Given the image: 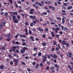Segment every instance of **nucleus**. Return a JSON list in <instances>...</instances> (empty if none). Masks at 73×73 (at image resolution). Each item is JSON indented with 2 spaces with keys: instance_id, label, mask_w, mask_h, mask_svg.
Here are the masks:
<instances>
[{
  "instance_id": "20e7f679",
  "label": "nucleus",
  "mask_w": 73,
  "mask_h": 73,
  "mask_svg": "<svg viewBox=\"0 0 73 73\" xmlns=\"http://www.w3.org/2000/svg\"><path fill=\"white\" fill-rule=\"evenodd\" d=\"M35 4H36V5H39L40 6V7H43V5H42V4H41V3H40V2H36L35 3Z\"/></svg>"
},
{
  "instance_id": "f704fd0d",
  "label": "nucleus",
  "mask_w": 73,
  "mask_h": 73,
  "mask_svg": "<svg viewBox=\"0 0 73 73\" xmlns=\"http://www.w3.org/2000/svg\"><path fill=\"white\" fill-rule=\"evenodd\" d=\"M30 27H33V23H30Z\"/></svg>"
},
{
  "instance_id": "8fccbe9b",
  "label": "nucleus",
  "mask_w": 73,
  "mask_h": 73,
  "mask_svg": "<svg viewBox=\"0 0 73 73\" xmlns=\"http://www.w3.org/2000/svg\"><path fill=\"white\" fill-rule=\"evenodd\" d=\"M21 63L22 64H23V65H25V63H24V62H21Z\"/></svg>"
},
{
  "instance_id": "a18cd8bd",
  "label": "nucleus",
  "mask_w": 73,
  "mask_h": 73,
  "mask_svg": "<svg viewBox=\"0 0 73 73\" xmlns=\"http://www.w3.org/2000/svg\"><path fill=\"white\" fill-rule=\"evenodd\" d=\"M15 44H17V45H19V42L18 41H16L15 42Z\"/></svg>"
},
{
  "instance_id": "c03bdc74",
  "label": "nucleus",
  "mask_w": 73,
  "mask_h": 73,
  "mask_svg": "<svg viewBox=\"0 0 73 73\" xmlns=\"http://www.w3.org/2000/svg\"><path fill=\"white\" fill-rule=\"evenodd\" d=\"M54 66H55V67H56V68H60V67H59V66H58V65H57V64H55V65Z\"/></svg>"
},
{
  "instance_id": "a211bd4d",
  "label": "nucleus",
  "mask_w": 73,
  "mask_h": 73,
  "mask_svg": "<svg viewBox=\"0 0 73 73\" xmlns=\"http://www.w3.org/2000/svg\"><path fill=\"white\" fill-rule=\"evenodd\" d=\"M53 44L54 45H56L57 44V42L55 41H53Z\"/></svg>"
},
{
  "instance_id": "6e6d98bb",
  "label": "nucleus",
  "mask_w": 73,
  "mask_h": 73,
  "mask_svg": "<svg viewBox=\"0 0 73 73\" xmlns=\"http://www.w3.org/2000/svg\"><path fill=\"white\" fill-rule=\"evenodd\" d=\"M18 4H21V1H18L17 2Z\"/></svg>"
},
{
  "instance_id": "393cba45",
  "label": "nucleus",
  "mask_w": 73,
  "mask_h": 73,
  "mask_svg": "<svg viewBox=\"0 0 73 73\" xmlns=\"http://www.w3.org/2000/svg\"><path fill=\"white\" fill-rule=\"evenodd\" d=\"M41 54H42V53L41 52H38V57H40L41 56Z\"/></svg>"
},
{
  "instance_id": "774afa93",
  "label": "nucleus",
  "mask_w": 73,
  "mask_h": 73,
  "mask_svg": "<svg viewBox=\"0 0 73 73\" xmlns=\"http://www.w3.org/2000/svg\"><path fill=\"white\" fill-rule=\"evenodd\" d=\"M19 12H23V11L22 10H19Z\"/></svg>"
},
{
  "instance_id": "b1692460",
  "label": "nucleus",
  "mask_w": 73,
  "mask_h": 73,
  "mask_svg": "<svg viewBox=\"0 0 73 73\" xmlns=\"http://www.w3.org/2000/svg\"><path fill=\"white\" fill-rule=\"evenodd\" d=\"M19 36L20 37H23L24 38H26V36L25 35H22L20 34L19 35Z\"/></svg>"
},
{
  "instance_id": "a878e982",
  "label": "nucleus",
  "mask_w": 73,
  "mask_h": 73,
  "mask_svg": "<svg viewBox=\"0 0 73 73\" xmlns=\"http://www.w3.org/2000/svg\"><path fill=\"white\" fill-rule=\"evenodd\" d=\"M14 3H15V6L16 7V8H19V6H18V5H17V4L16 3V2H14Z\"/></svg>"
},
{
  "instance_id": "0eeeda50",
  "label": "nucleus",
  "mask_w": 73,
  "mask_h": 73,
  "mask_svg": "<svg viewBox=\"0 0 73 73\" xmlns=\"http://www.w3.org/2000/svg\"><path fill=\"white\" fill-rule=\"evenodd\" d=\"M30 17L31 19H33V20H35L36 18L35 16H34L32 15H30L29 16Z\"/></svg>"
},
{
  "instance_id": "bb28decb",
  "label": "nucleus",
  "mask_w": 73,
  "mask_h": 73,
  "mask_svg": "<svg viewBox=\"0 0 73 73\" xmlns=\"http://www.w3.org/2000/svg\"><path fill=\"white\" fill-rule=\"evenodd\" d=\"M62 43V44H64V45H65V44L66 43V42H65V41L64 40H63Z\"/></svg>"
},
{
  "instance_id": "423d86ee",
  "label": "nucleus",
  "mask_w": 73,
  "mask_h": 73,
  "mask_svg": "<svg viewBox=\"0 0 73 73\" xmlns=\"http://www.w3.org/2000/svg\"><path fill=\"white\" fill-rule=\"evenodd\" d=\"M30 14H31V15H33V12L35 11V9H30Z\"/></svg>"
},
{
  "instance_id": "4468645a",
  "label": "nucleus",
  "mask_w": 73,
  "mask_h": 73,
  "mask_svg": "<svg viewBox=\"0 0 73 73\" xmlns=\"http://www.w3.org/2000/svg\"><path fill=\"white\" fill-rule=\"evenodd\" d=\"M73 8V7L72 6H68L67 8V9H68V10H69V9H72Z\"/></svg>"
},
{
  "instance_id": "412c9836",
  "label": "nucleus",
  "mask_w": 73,
  "mask_h": 73,
  "mask_svg": "<svg viewBox=\"0 0 73 73\" xmlns=\"http://www.w3.org/2000/svg\"><path fill=\"white\" fill-rule=\"evenodd\" d=\"M68 54L70 55H69L68 54H67V56H69L70 57H72V56H72V54L70 53H68Z\"/></svg>"
},
{
  "instance_id": "1a4fd4ad",
  "label": "nucleus",
  "mask_w": 73,
  "mask_h": 73,
  "mask_svg": "<svg viewBox=\"0 0 73 73\" xmlns=\"http://www.w3.org/2000/svg\"><path fill=\"white\" fill-rule=\"evenodd\" d=\"M38 30L39 31H40L41 32H43L44 30L42 29H41L40 27L38 28Z\"/></svg>"
},
{
  "instance_id": "ddd939ff",
  "label": "nucleus",
  "mask_w": 73,
  "mask_h": 73,
  "mask_svg": "<svg viewBox=\"0 0 73 73\" xmlns=\"http://www.w3.org/2000/svg\"><path fill=\"white\" fill-rule=\"evenodd\" d=\"M0 68L1 69H3L4 68V66L3 65H1L0 66Z\"/></svg>"
},
{
  "instance_id": "37998d69",
  "label": "nucleus",
  "mask_w": 73,
  "mask_h": 73,
  "mask_svg": "<svg viewBox=\"0 0 73 73\" xmlns=\"http://www.w3.org/2000/svg\"><path fill=\"white\" fill-rule=\"evenodd\" d=\"M12 42L13 44H15V41L14 40H13L12 41Z\"/></svg>"
},
{
  "instance_id": "aec40b11",
  "label": "nucleus",
  "mask_w": 73,
  "mask_h": 73,
  "mask_svg": "<svg viewBox=\"0 0 73 73\" xmlns=\"http://www.w3.org/2000/svg\"><path fill=\"white\" fill-rule=\"evenodd\" d=\"M30 39H31V41H34V38L33 36H31L30 37Z\"/></svg>"
},
{
  "instance_id": "4be33fe9",
  "label": "nucleus",
  "mask_w": 73,
  "mask_h": 73,
  "mask_svg": "<svg viewBox=\"0 0 73 73\" xmlns=\"http://www.w3.org/2000/svg\"><path fill=\"white\" fill-rule=\"evenodd\" d=\"M68 68L70 69V70H72V66L71 65H69L68 66Z\"/></svg>"
},
{
  "instance_id": "cd10ccee",
  "label": "nucleus",
  "mask_w": 73,
  "mask_h": 73,
  "mask_svg": "<svg viewBox=\"0 0 73 73\" xmlns=\"http://www.w3.org/2000/svg\"><path fill=\"white\" fill-rule=\"evenodd\" d=\"M38 66H39V65L38 64H37L35 66V68L36 69H38Z\"/></svg>"
},
{
  "instance_id": "680f3d73",
  "label": "nucleus",
  "mask_w": 73,
  "mask_h": 73,
  "mask_svg": "<svg viewBox=\"0 0 73 73\" xmlns=\"http://www.w3.org/2000/svg\"><path fill=\"white\" fill-rule=\"evenodd\" d=\"M21 40L22 42H25V40L24 39H21Z\"/></svg>"
},
{
  "instance_id": "c756f323",
  "label": "nucleus",
  "mask_w": 73,
  "mask_h": 73,
  "mask_svg": "<svg viewBox=\"0 0 73 73\" xmlns=\"http://www.w3.org/2000/svg\"><path fill=\"white\" fill-rule=\"evenodd\" d=\"M19 34H17L14 36L15 38H17V37H18V36H19Z\"/></svg>"
},
{
  "instance_id": "f3484780",
  "label": "nucleus",
  "mask_w": 73,
  "mask_h": 73,
  "mask_svg": "<svg viewBox=\"0 0 73 73\" xmlns=\"http://www.w3.org/2000/svg\"><path fill=\"white\" fill-rule=\"evenodd\" d=\"M62 24H64L65 22V19L64 18H63L62 19Z\"/></svg>"
},
{
  "instance_id": "a19ab883",
  "label": "nucleus",
  "mask_w": 73,
  "mask_h": 73,
  "mask_svg": "<svg viewBox=\"0 0 73 73\" xmlns=\"http://www.w3.org/2000/svg\"><path fill=\"white\" fill-rule=\"evenodd\" d=\"M26 45V43L25 42H23L22 45L23 46H25Z\"/></svg>"
},
{
  "instance_id": "473e14b6",
  "label": "nucleus",
  "mask_w": 73,
  "mask_h": 73,
  "mask_svg": "<svg viewBox=\"0 0 73 73\" xmlns=\"http://www.w3.org/2000/svg\"><path fill=\"white\" fill-rule=\"evenodd\" d=\"M54 67H52L50 68V70H54Z\"/></svg>"
},
{
  "instance_id": "bf43d9fd",
  "label": "nucleus",
  "mask_w": 73,
  "mask_h": 73,
  "mask_svg": "<svg viewBox=\"0 0 73 73\" xmlns=\"http://www.w3.org/2000/svg\"><path fill=\"white\" fill-rule=\"evenodd\" d=\"M29 33L30 35H31V34H32V32L31 31V30L29 31Z\"/></svg>"
},
{
  "instance_id": "7ed1b4c3",
  "label": "nucleus",
  "mask_w": 73,
  "mask_h": 73,
  "mask_svg": "<svg viewBox=\"0 0 73 73\" xmlns=\"http://www.w3.org/2000/svg\"><path fill=\"white\" fill-rule=\"evenodd\" d=\"M47 55V54H46L45 55V56H43V58L44 59H42L43 60V62L46 61V59H47V57H46V56Z\"/></svg>"
},
{
  "instance_id": "79ce46f5",
  "label": "nucleus",
  "mask_w": 73,
  "mask_h": 73,
  "mask_svg": "<svg viewBox=\"0 0 73 73\" xmlns=\"http://www.w3.org/2000/svg\"><path fill=\"white\" fill-rule=\"evenodd\" d=\"M47 56L48 57V58L50 60V55H47Z\"/></svg>"
},
{
  "instance_id": "69168bd1",
  "label": "nucleus",
  "mask_w": 73,
  "mask_h": 73,
  "mask_svg": "<svg viewBox=\"0 0 73 73\" xmlns=\"http://www.w3.org/2000/svg\"><path fill=\"white\" fill-rule=\"evenodd\" d=\"M8 15V13L7 12L5 13V14H4L5 16H7Z\"/></svg>"
},
{
  "instance_id": "4c0bfd02",
  "label": "nucleus",
  "mask_w": 73,
  "mask_h": 73,
  "mask_svg": "<svg viewBox=\"0 0 73 73\" xmlns=\"http://www.w3.org/2000/svg\"><path fill=\"white\" fill-rule=\"evenodd\" d=\"M56 37L57 38H59V37H60V35H56Z\"/></svg>"
},
{
  "instance_id": "864d4df0",
  "label": "nucleus",
  "mask_w": 73,
  "mask_h": 73,
  "mask_svg": "<svg viewBox=\"0 0 73 73\" xmlns=\"http://www.w3.org/2000/svg\"><path fill=\"white\" fill-rule=\"evenodd\" d=\"M63 5L64 6H67V5H68L66 4V3H64Z\"/></svg>"
},
{
  "instance_id": "dca6fc26",
  "label": "nucleus",
  "mask_w": 73,
  "mask_h": 73,
  "mask_svg": "<svg viewBox=\"0 0 73 73\" xmlns=\"http://www.w3.org/2000/svg\"><path fill=\"white\" fill-rule=\"evenodd\" d=\"M14 23H19L18 21L16 19L14 20Z\"/></svg>"
},
{
  "instance_id": "6e6552de",
  "label": "nucleus",
  "mask_w": 73,
  "mask_h": 73,
  "mask_svg": "<svg viewBox=\"0 0 73 73\" xmlns=\"http://www.w3.org/2000/svg\"><path fill=\"white\" fill-rule=\"evenodd\" d=\"M13 49H12V51L13 52H14L16 50V46H14L13 47Z\"/></svg>"
},
{
  "instance_id": "72a5a7b5",
  "label": "nucleus",
  "mask_w": 73,
  "mask_h": 73,
  "mask_svg": "<svg viewBox=\"0 0 73 73\" xmlns=\"http://www.w3.org/2000/svg\"><path fill=\"white\" fill-rule=\"evenodd\" d=\"M65 45L67 46V47H68L69 46V44L68 43H66Z\"/></svg>"
},
{
  "instance_id": "e433bc0d",
  "label": "nucleus",
  "mask_w": 73,
  "mask_h": 73,
  "mask_svg": "<svg viewBox=\"0 0 73 73\" xmlns=\"http://www.w3.org/2000/svg\"><path fill=\"white\" fill-rule=\"evenodd\" d=\"M40 66L41 67H43L44 66V64H42V63H40Z\"/></svg>"
},
{
  "instance_id": "5701e85b",
  "label": "nucleus",
  "mask_w": 73,
  "mask_h": 73,
  "mask_svg": "<svg viewBox=\"0 0 73 73\" xmlns=\"http://www.w3.org/2000/svg\"><path fill=\"white\" fill-rule=\"evenodd\" d=\"M21 53H25V51L22 49H21L20 50Z\"/></svg>"
},
{
  "instance_id": "2f4dec72",
  "label": "nucleus",
  "mask_w": 73,
  "mask_h": 73,
  "mask_svg": "<svg viewBox=\"0 0 73 73\" xmlns=\"http://www.w3.org/2000/svg\"><path fill=\"white\" fill-rule=\"evenodd\" d=\"M42 45L43 46H46V43H45V42H43L42 43Z\"/></svg>"
},
{
  "instance_id": "de8ad7c7",
  "label": "nucleus",
  "mask_w": 73,
  "mask_h": 73,
  "mask_svg": "<svg viewBox=\"0 0 73 73\" xmlns=\"http://www.w3.org/2000/svg\"><path fill=\"white\" fill-rule=\"evenodd\" d=\"M46 64H47V65H50V63L49 62H46Z\"/></svg>"
},
{
  "instance_id": "603ef678",
  "label": "nucleus",
  "mask_w": 73,
  "mask_h": 73,
  "mask_svg": "<svg viewBox=\"0 0 73 73\" xmlns=\"http://www.w3.org/2000/svg\"><path fill=\"white\" fill-rule=\"evenodd\" d=\"M5 47H4L3 46L2 47V50H5Z\"/></svg>"
},
{
  "instance_id": "f8f14e48",
  "label": "nucleus",
  "mask_w": 73,
  "mask_h": 73,
  "mask_svg": "<svg viewBox=\"0 0 73 73\" xmlns=\"http://www.w3.org/2000/svg\"><path fill=\"white\" fill-rule=\"evenodd\" d=\"M59 29H60L59 28H56L55 30V33H57V32H58V31L59 30Z\"/></svg>"
},
{
  "instance_id": "6ab92c4d",
  "label": "nucleus",
  "mask_w": 73,
  "mask_h": 73,
  "mask_svg": "<svg viewBox=\"0 0 73 73\" xmlns=\"http://www.w3.org/2000/svg\"><path fill=\"white\" fill-rule=\"evenodd\" d=\"M16 17L15 16V15H13V20H15V19H16Z\"/></svg>"
},
{
  "instance_id": "052dcab7",
  "label": "nucleus",
  "mask_w": 73,
  "mask_h": 73,
  "mask_svg": "<svg viewBox=\"0 0 73 73\" xmlns=\"http://www.w3.org/2000/svg\"><path fill=\"white\" fill-rule=\"evenodd\" d=\"M17 17L18 19H20V17L19 15H17Z\"/></svg>"
},
{
  "instance_id": "5fc2aeb1",
  "label": "nucleus",
  "mask_w": 73,
  "mask_h": 73,
  "mask_svg": "<svg viewBox=\"0 0 73 73\" xmlns=\"http://www.w3.org/2000/svg\"><path fill=\"white\" fill-rule=\"evenodd\" d=\"M49 66H47L46 67V70H49Z\"/></svg>"
},
{
  "instance_id": "338daca9",
  "label": "nucleus",
  "mask_w": 73,
  "mask_h": 73,
  "mask_svg": "<svg viewBox=\"0 0 73 73\" xmlns=\"http://www.w3.org/2000/svg\"><path fill=\"white\" fill-rule=\"evenodd\" d=\"M3 39V37L2 36H1L0 37V40H2Z\"/></svg>"
},
{
  "instance_id": "49530a36",
  "label": "nucleus",
  "mask_w": 73,
  "mask_h": 73,
  "mask_svg": "<svg viewBox=\"0 0 73 73\" xmlns=\"http://www.w3.org/2000/svg\"><path fill=\"white\" fill-rule=\"evenodd\" d=\"M33 23V24H36V22L35 21H33V23Z\"/></svg>"
},
{
  "instance_id": "f257e3e1",
  "label": "nucleus",
  "mask_w": 73,
  "mask_h": 73,
  "mask_svg": "<svg viewBox=\"0 0 73 73\" xmlns=\"http://www.w3.org/2000/svg\"><path fill=\"white\" fill-rule=\"evenodd\" d=\"M50 56L52 58H57V56L56 55H55L54 54H53H53H51L50 55Z\"/></svg>"
},
{
  "instance_id": "4d7b16f0",
  "label": "nucleus",
  "mask_w": 73,
  "mask_h": 73,
  "mask_svg": "<svg viewBox=\"0 0 73 73\" xmlns=\"http://www.w3.org/2000/svg\"><path fill=\"white\" fill-rule=\"evenodd\" d=\"M16 52H17V53H19L20 52V51H19V50H18V49H17L16 50Z\"/></svg>"
},
{
  "instance_id": "13d9d810",
  "label": "nucleus",
  "mask_w": 73,
  "mask_h": 73,
  "mask_svg": "<svg viewBox=\"0 0 73 73\" xmlns=\"http://www.w3.org/2000/svg\"><path fill=\"white\" fill-rule=\"evenodd\" d=\"M55 50V49H54V47L52 48V51H54V50Z\"/></svg>"
},
{
  "instance_id": "ea45409f",
  "label": "nucleus",
  "mask_w": 73,
  "mask_h": 73,
  "mask_svg": "<svg viewBox=\"0 0 73 73\" xmlns=\"http://www.w3.org/2000/svg\"><path fill=\"white\" fill-rule=\"evenodd\" d=\"M27 70H28V72H31V69L30 68H27Z\"/></svg>"
},
{
  "instance_id": "c9c22d12",
  "label": "nucleus",
  "mask_w": 73,
  "mask_h": 73,
  "mask_svg": "<svg viewBox=\"0 0 73 73\" xmlns=\"http://www.w3.org/2000/svg\"><path fill=\"white\" fill-rule=\"evenodd\" d=\"M68 28L66 27H65L64 28V31H68Z\"/></svg>"
},
{
  "instance_id": "0e129e2a",
  "label": "nucleus",
  "mask_w": 73,
  "mask_h": 73,
  "mask_svg": "<svg viewBox=\"0 0 73 73\" xmlns=\"http://www.w3.org/2000/svg\"><path fill=\"white\" fill-rule=\"evenodd\" d=\"M56 3H58V4H61V2H58V1H57Z\"/></svg>"
},
{
  "instance_id": "7c9ffc66",
  "label": "nucleus",
  "mask_w": 73,
  "mask_h": 73,
  "mask_svg": "<svg viewBox=\"0 0 73 73\" xmlns=\"http://www.w3.org/2000/svg\"><path fill=\"white\" fill-rule=\"evenodd\" d=\"M56 19L57 20H59L60 21L61 20V18H60V17H57Z\"/></svg>"
},
{
  "instance_id": "9d476101",
  "label": "nucleus",
  "mask_w": 73,
  "mask_h": 73,
  "mask_svg": "<svg viewBox=\"0 0 73 73\" xmlns=\"http://www.w3.org/2000/svg\"><path fill=\"white\" fill-rule=\"evenodd\" d=\"M12 14H13V15H16V16H17V15L18 14H17V12H12Z\"/></svg>"
},
{
  "instance_id": "58836bf2",
  "label": "nucleus",
  "mask_w": 73,
  "mask_h": 73,
  "mask_svg": "<svg viewBox=\"0 0 73 73\" xmlns=\"http://www.w3.org/2000/svg\"><path fill=\"white\" fill-rule=\"evenodd\" d=\"M9 2H10V4H12V3H13V1H12V0H9Z\"/></svg>"
},
{
  "instance_id": "c85d7f7f",
  "label": "nucleus",
  "mask_w": 73,
  "mask_h": 73,
  "mask_svg": "<svg viewBox=\"0 0 73 73\" xmlns=\"http://www.w3.org/2000/svg\"><path fill=\"white\" fill-rule=\"evenodd\" d=\"M11 36H12V34H11V33H9L8 35V37L9 38H10Z\"/></svg>"
},
{
  "instance_id": "39448f33",
  "label": "nucleus",
  "mask_w": 73,
  "mask_h": 73,
  "mask_svg": "<svg viewBox=\"0 0 73 73\" xmlns=\"http://www.w3.org/2000/svg\"><path fill=\"white\" fill-rule=\"evenodd\" d=\"M49 8H50V9H52V11H55V8L54 7H53L52 6H48Z\"/></svg>"
},
{
  "instance_id": "9b49d317",
  "label": "nucleus",
  "mask_w": 73,
  "mask_h": 73,
  "mask_svg": "<svg viewBox=\"0 0 73 73\" xmlns=\"http://www.w3.org/2000/svg\"><path fill=\"white\" fill-rule=\"evenodd\" d=\"M22 49L25 52V51H26V49H27V50H28V48L27 47H24Z\"/></svg>"
},
{
  "instance_id": "e2e57ef3",
  "label": "nucleus",
  "mask_w": 73,
  "mask_h": 73,
  "mask_svg": "<svg viewBox=\"0 0 73 73\" xmlns=\"http://www.w3.org/2000/svg\"><path fill=\"white\" fill-rule=\"evenodd\" d=\"M62 13H66V11H64V10H62Z\"/></svg>"
},
{
  "instance_id": "2eb2a0df",
  "label": "nucleus",
  "mask_w": 73,
  "mask_h": 73,
  "mask_svg": "<svg viewBox=\"0 0 73 73\" xmlns=\"http://www.w3.org/2000/svg\"><path fill=\"white\" fill-rule=\"evenodd\" d=\"M42 15H47V13L43 12L42 13V14H40V15H41V16H42Z\"/></svg>"
},
{
  "instance_id": "3c124183",
  "label": "nucleus",
  "mask_w": 73,
  "mask_h": 73,
  "mask_svg": "<svg viewBox=\"0 0 73 73\" xmlns=\"http://www.w3.org/2000/svg\"><path fill=\"white\" fill-rule=\"evenodd\" d=\"M10 64L11 65H13V62L12 61H11Z\"/></svg>"
},
{
  "instance_id": "09e8293b",
  "label": "nucleus",
  "mask_w": 73,
  "mask_h": 73,
  "mask_svg": "<svg viewBox=\"0 0 73 73\" xmlns=\"http://www.w3.org/2000/svg\"><path fill=\"white\" fill-rule=\"evenodd\" d=\"M25 25H29V24H28V22H26L25 23Z\"/></svg>"
},
{
  "instance_id": "f03ea898",
  "label": "nucleus",
  "mask_w": 73,
  "mask_h": 73,
  "mask_svg": "<svg viewBox=\"0 0 73 73\" xmlns=\"http://www.w3.org/2000/svg\"><path fill=\"white\" fill-rule=\"evenodd\" d=\"M13 60L15 62V65H17L19 64L18 63V61H19V59H17V60L15 59H13Z\"/></svg>"
}]
</instances>
